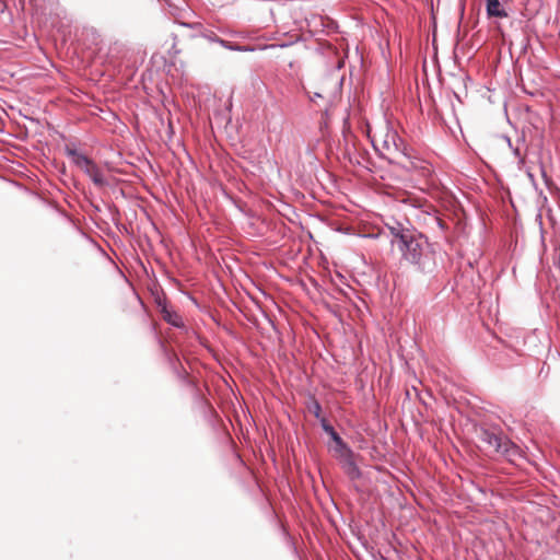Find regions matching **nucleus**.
<instances>
[{"label": "nucleus", "mask_w": 560, "mask_h": 560, "mask_svg": "<svg viewBox=\"0 0 560 560\" xmlns=\"http://www.w3.org/2000/svg\"><path fill=\"white\" fill-rule=\"evenodd\" d=\"M384 226L388 231L390 246L399 253L401 264L425 277L435 275L439 268L438 253L427 235L405 218L388 217Z\"/></svg>", "instance_id": "nucleus-1"}, {"label": "nucleus", "mask_w": 560, "mask_h": 560, "mask_svg": "<svg viewBox=\"0 0 560 560\" xmlns=\"http://www.w3.org/2000/svg\"><path fill=\"white\" fill-rule=\"evenodd\" d=\"M487 7L486 11L488 16H495V18H506L508 12L502 8L499 0H486Z\"/></svg>", "instance_id": "nucleus-7"}, {"label": "nucleus", "mask_w": 560, "mask_h": 560, "mask_svg": "<svg viewBox=\"0 0 560 560\" xmlns=\"http://www.w3.org/2000/svg\"><path fill=\"white\" fill-rule=\"evenodd\" d=\"M336 457L339 459L341 468L351 480L361 478L362 472L354 462V453L351 448L346 450V452L337 455Z\"/></svg>", "instance_id": "nucleus-4"}, {"label": "nucleus", "mask_w": 560, "mask_h": 560, "mask_svg": "<svg viewBox=\"0 0 560 560\" xmlns=\"http://www.w3.org/2000/svg\"><path fill=\"white\" fill-rule=\"evenodd\" d=\"M66 152L69 156L72 158V162L75 166H80L86 159L88 156L81 152H79L78 150L75 149H70V148H67L66 149Z\"/></svg>", "instance_id": "nucleus-9"}, {"label": "nucleus", "mask_w": 560, "mask_h": 560, "mask_svg": "<svg viewBox=\"0 0 560 560\" xmlns=\"http://www.w3.org/2000/svg\"><path fill=\"white\" fill-rule=\"evenodd\" d=\"M84 173L91 178L93 184L97 187H105L108 185L103 172L101 168L93 162L89 168L84 171Z\"/></svg>", "instance_id": "nucleus-6"}, {"label": "nucleus", "mask_w": 560, "mask_h": 560, "mask_svg": "<svg viewBox=\"0 0 560 560\" xmlns=\"http://www.w3.org/2000/svg\"><path fill=\"white\" fill-rule=\"evenodd\" d=\"M210 40L214 42V43H218L222 47H224V45L226 44L225 39H222V38L218 37L217 35H214L213 37H210Z\"/></svg>", "instance_id": "nucleus-13"}, {"label": "nucleus", "mask_w": 560, "mask_h": 560, "mask_svg": "<svg viewBox=\"0 0 560 560\" xmlns=\"http://www.w3.org/2000/svg\"><path fill=\"white\" fill-rule=\"evenodd\" d=\"M322 429L330 436L335 446L332 447L334 453L337 455L350 450V447L343 442L340 435L336 432L334 427L327 422L325 418L320 419Z\"/></svg>", "instance_id": "nucleus-5"}, {"label": "nucleus", "mask_w": 560, "mask_h": 560, "mask_svg": "<svg viewBox=\"0 0 560 560\" xmlns=\"http://www.w3.org/2000/svg\"><path fill=\"white\" fill-rule=\"evenodd\" d=\"M224 48L229 49V50H232V51H241V52L254 51L255 50L254 47L242 46V45L229 42V40H226V44L224 45Z\"/></svg>", "instance_id": "nucleus-10"}, {"label": "nucleus", "mask_w": 560, "mask_h": 560, "mask_svg": "<svg viewBox=\"0 0 560 560\" xmlns=\"http://www.w3.org/2000/svg\"><path fill=\"white\" fill-rule=\"evenodd\" d=\"M315 98H318V97H322V95L319 93H315Z\"/></svg>", "instance_id": "nucleus-16"}, {"label": "nucleus", "mask_w": 560, "mask_h": 560, "mask_svg": "<svg viewBox=\"0 0 560 560\" xmlns=\"http://www.w3.org/2000/svg\"><path fill=\"white\" fill-rule=\"evenodd\" d=\"M311 410L313 412V415L318 419L320 417V413H322V407L319 405L318 401H314L312 407H311Z\"/></svg>", "instance_id": "nucleus-11"}, {"label": "nucleus", "mask_w": 560, "mask_h": 560, "mask_svg": "<svg viewBox=\"0 0 560 560\" xmlns=\"http://www.w3.org/2000/svg\"><path fill=\"white\" fill-rule=\"evenodd\" d=\"M210 40L214 42V43H218L222 47H224V45L226 44L225 39H222V38L218 37L217 35H214L213 37H210Z\"/></svg>", "instance_id": "nucleus-14"}, {"label": "nucleus", "mask_w": 560, "mask_h": 560, "mask_svg": "<svg viewBox=\"0 0 560 560\" xmlns=\"http://www.w3.org/2000/svg\"><path fill=\"white\" fill-rule=\"evenodd\" d=\"M163 318L165 322H167L170 325L174 327H183V318L175 312L168 311L166 308L163 310Z\"/></svg>", "instance_id": "nucleus-8"}, {"label": "nucleus", "mask_w": 560, "mask_h": 560, "mask_svg": "<svg viewBox=\"0 0 560 560\" xmlns=\"http://www.w3.org/2000/svg\"><path fill=\"white\" fill-rule=\"evenodd\" d=\"M383 145L390 154H400L409 158L407 153L408 148L405 141L394 129L387 130Z\"/></svg>", "instance_id": "nucleus-3"}, {"label": "nucleus", "mask_w": 560, "mask_h": 560, "mask_svg": "<svg viewBox=\"0 0 560 560\" xmlns=\"http://www.w3.org/2000/svg\"><path fill=\"white\" fill-rule=\"evenodd\" d=\"M512 150H513L514 156L517 158L521 162H523V158H522L520 149L518 148H512Z\"/></svg>", "instance_id": "nucleus-15"}, {"label": "nucleus", "mask_w": 560, "mask_h": 560, "mask_svg": "<svg viewBox=\"0 0 560 560\" xmlns=\"http://www.w3.org/2000/svg\"><path fill=\"white\" fill-rule=\"evenodd\" d=\"M506 140H508L509 145L512 148L511 140L509 138H506Z\"/></svg>", "instance_id": "nucleus-17"}, {"label": "nucleus", "mask_w": 560, "mask_h": 560, "mask_svg": "<svg viewBox=\"0 0 560 560\" xmlns=\"http://www.w3.org/2000/svg\"><path fill=\"white\" fill-rule=\"evenodd\" d=\"M93 164V161L91 159H86L80 166L79 168L82 170L83 172L90 167V165Z\"/></svg>", "instance_id": "nucleus-12"}, {"label": "nucleus", "mask_w": 560, "mask_h": 560, "mask_svg": "<svg viewBox=\"0 0 560 560\" xmlns=\"http://www.w3.org/2000/svg\"><path fill=\"white\" fill-rule=\"evenodd\" d=\"M478 438L491 450L504 456L510 462H514L522 456L521 448L502 432L481 428Z\"/></svg>", "instance_id": "nucleus-2"}]
</instances>
